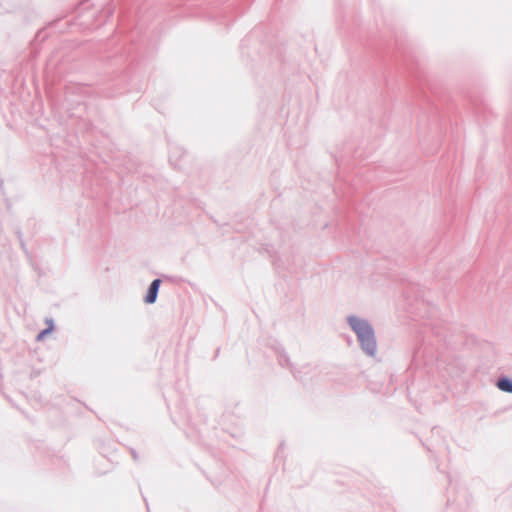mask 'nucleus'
Returning <instances> with one entry per match:
<instances>
[{"label": "nucleus", "instance_id": "f03ea898", "mask_svg": "<svg viewBox=\"0 0 512 512\" xmlns=\"http://www.w3.org/2000/svg\"><path fill=\"white\" fill-rule=\"evenodd\" d=\"M348 322L351 328L357 334L358 340L360 341L362 348L369 355H374L376 350V343L371 326L366 321L354 316L349 317Z\"/></svg>", "mask_w": 512, "mask_h": 512}, {"label": "nucleus", "instance_id": "7ed1b4c3", "mask_svg": "<svg viewBox=\"0 0 512 512\" xmlns=\"http://www.w3.org/2000/svg\"><path fill=\"white\" fill-rule=\"evenodd\" d=\"M160 283H161V281L159 279H155L151 283V285L149 287V290H148V293H147V295L145 297V302L146 303L152 304V303H154L156 301Z\"/></svg>", "mask_w": 512, "mask_h": 512}, {"label": "nucleus", "instance_id": "39448f33", "mask_svg": "<svg viewBox=\"0 0 512 512\" xmlns=\"http://www.w3.org/2000/svg\"><path fill=\"white\" fill-rule=\"evenodd\" d=\"M46 333H48V330H44V331H42V332L38 335L37 339H38V340H41V339L44 337V335H45Z\"/></svg>", "mask_w": 512, "mask_h": 512}, {"label": "nucleus", "instance_id": "f257e3e1", "mask_svg": "<svg viewBox=\"0 0 512 512\" xmlns=\"http://www.w3.org/2000/svg\"><path fill=\"white\" fill-rule=\"evenodd\" d=\"M348 322L351 328L357 334L358 340L360 341L362 348L369 355H374L376 350V343L371 326L366 321L354 316L349 317Z\"/></svg>", "mask_w": 512, "mask_h": 512}, {"label": "nucleus", "instance_id": "20e7f679", "mask_svg": "<svg viewBox=\"0 0 512 512\" xmlns=\"http://www.w3.org/2000/svg\"><path fill=\"white\" fill-rule=\"evenodd\" d=\"M497 387L502 391L512 393V382L508 379H500L497 382Z\"/></svg>", "mask_w": 512, "mask_h": 512}]
</instances>
